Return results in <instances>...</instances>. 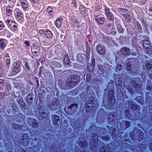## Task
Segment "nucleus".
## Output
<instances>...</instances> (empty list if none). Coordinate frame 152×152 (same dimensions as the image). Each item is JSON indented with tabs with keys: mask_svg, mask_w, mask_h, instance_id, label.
Masks as SVG:
<instances>
[{
	"mask_svg": "<svg viewBox=\"0 0 152 152\" xmlns=\"http://www.w3.org/2000/svg\"><path fill=\"white\" fill-rule=\"evenodd\" d=\"M141 133H140V136L139 137V140H142L143 138V135H141Z\"/></svg>",
	"mask_w": 152,
	"mask_h": 152,
	"instance_id": "37",
	"label": "nucleus"
},
{
	"mask_svg": "<svg viewBox=\"0 0 152 152\" xmlns=\"http://www.w3.org/2000/svg\"><path fill=\"white\" fill-rule=\"evenodd\" d=\"M116 131V129H114L112 132V134L113 136H114L116 134L115 131Z\"/></svg>",
	"mask_w": 152,
	"mask_h": 152,
	"instance_id": "40",
	"label": "nucleus"
},
{
	"mask_svg": "<svg viewBox=\"0 0 152 152\" xmlns=\"http://www.w3.org/2000/svg\"><path fill=\"white\" fill-rule=\"evenodd\" d=\"M53 119L54 122V123L56 124L57 121L59 120V116L57 115H55L53 117Z\"/></svg>",
	"mask_w": 152,
	"mask_h": 152,
	"instance_id": "21",
	"label": "nucleus"
},
{
	"mask_svg": "<svg viewBox=\"0 0 152 152\" xmlns=\"http://www.w3.org/2000/svg\"><path fill=\"white\" fill-rule=\"evenodd\" d=\"M95 101L94 98L93 97H90L87 102L86 111L88 112L90 111L94 107L93 105Z\"/></svg>",
	"mask_w": 152,
	"mask_h": 152,
	"instance_id": "2",
	"label": "nucleus"
},
{
	"mask_svg": "<svg viewBox=\"0 0 152 152\" xmlns=\"http://www.w3.org/2000/svg\"><path fill=\"white\" fill-rule=\"evenodd\" d=\"M106 15L108 20H111L113 19L114 16L111 12H108V13L106 14Z\"/></svg>",
	"mask_w": 152,
	"mask_h": 152,
	"instance_id": "17",
	"label": "nucleus"
},
{
	"mask_svg": "<svg viewBox=\"0 0 152 152\" xmlns=\"http://www.w3.org/2000/svg\"><path fill=\"white\" fill-rule=\"evenodd\" d=\"M56 101H54L52 102V103L51 104L52 105H54L55 104H56Z\"/></svg>",
	"mask_w": 152,
	"mask_h": 152,
	"instance_id": "53",
	"label": "nucleus"
},
{
	"mask_svg": "<svg viewBox=\"0 0 152 152\" xmlns=\"http://www.w3.org/2000/svg\"><path fill=\"white\" fill-rule=\"evenodd\" d=\"M39 61L40 62H41V63H42L43 62L45 61V59L44 58L42 57L40 58L39 60Z\"/></svg>",
	"mask_w": 152,
	"mask_h": 152,
	"instance_id": "38",
	"label": "nucleus"
},
{
	"mask_svg": "<svg viewBox=\"0 0 152 152\" xmlns=\"http://www.w3.org/2000/svg\"><path fill=\"white\" fill-rule=\"evenodd\" d=\"M130 64H127V67H128V68H127V69H131L130 68V69H129L128 68H129L130 67Z\"/></svg>",
	"mask_w": 152,
	"mask_h": 152,
	"instance_id": "54",
	"label": "nucleus"
},
{
	"mask_svg": "<svg viewBox=\"0 0 152 152\" xmlns=\"http://www.w3.org/2000/svg\"><path fill=\"white\" fill-rule=\"evenodd\" d=\"M25 66L26 67V68L28 69H29V67L27 65V64H25Z\"/></svg>",
	"mask_w": 152,
	"mask_h": 152,
	"instance_id": "57",
	"label": "nucleus"
},
{
	"mask_svg": "<svg viewBox=\"0 0 152 152\" xmlns=\"http://www.w3.org/2000/svg\"><path fill=\"white\" fill-rule=\"evenodd\" d=\"M151 42L149 39L145 38L143 40V46L145 49H148L147 50L149 53L151 51V49L150 48L151 47Z\"/></svg>",
	"mask_w": 152,
	"mask_h": 152,
	"instance_id": "4",
	"label": "nucleus"
},
{
	"mask_svg": "<svg viewBox=\"0 0 152 152\" xmlns=\"http://www.w3.org/2000/svg\"><path fill=\"white\" fill-rule=\"evenodd\" d=\"M146 67L147 70H150L152 67V65L149 62H148L146 64Z\"/></svg>",
	"mask_w": 152,
	"mask_h": 152,
	"instance_id": "25",
	"label": "nucleus"
},
{
	"mask_svg": "<svg viewBox=\"0 0 152 152\" xmlns=\"http://www.w3.org/2000/svg\"><path fill=\"white\" fill-rule=\"evenodd\" d=\"M76 1L75 0H74L73 1L72 3V5L74 6L75 8H76Z\"/></svg>",
	"mask_w": 152,
	"mask_h": 152,
	"instance_id": "42",
	"label": "nucleus"
},
{
	"mask_svg": "<svg viewBox=\"0 0 152 152\" xmlns=\"http://www.w3.org/2000/svg\"><path fill=\"white\" fill-rule=\"evenodd\" d=\"M92 138V139L91 141V143H92L90 145V147L91 148V149H94V148L96 147V146H94V145H96V141L98 139V137L96 134H93V136Z\"/></svg>",
	"mask_w": 152,
	"mask_h": 152,
	"instance_id": "5",
	"label": "nucleus"
},
{
	"mask_svg": "<svg viewBox=\"0 0 152 152\" xmlns=\"http://www.w3.org/2000/svg\"><path fill=\"white\" fill-rule=\"evenodd\" d=\"M79 77L76 76H71L66 80V86L69 88H73L74 86L77 84V82L79 81Z\"/></svg>",
	"mask_w": 152,
	"mask_h": 152,
	"instance_id": "1",
	"label": "nucleus"
},
{
	"mask_svg": "<svg viewBox=\"0 0 152 152\" xmlns=\"http://www.w3.org/2000/svg\"><path fill=\"white\" fill-rule=\"evenodd\" d=\"M92 65H94V64L95 63V60L93 58L92 59Z\"/></svg>",
	"mask_w": 152,
	"mask_h": 152,
	"instance_id": "52",
	"label": "nucleus"
},
{
	"mask_svg": "<svg viewBox=\"0 0 152 152\" xmlns=\"http://www.w3.org/2000/svg\"><path fill=\"white\" fill-rule=\"evenodd\" d=\"M3 75V72L1 69H0V77Z\"/></svg>",
	"mask_w": 152,
	"mask_h": 152,
	"instance_id": "50",
	"label": "nucleus"
},
{
	"mask_svg": "<svg viewBox=\"0 0 152 152\" xmlns=\"http://www.w3.org/2000/svg\"><path fill=\"white\" fill-rule=\"evenodd\" d=\"M6 64H7V66L8 67H9V64H10V60H6Z\"/></svg>",
	"mask_w": 152,
	"mask_h": 152,
	"instance_id": "41",
	"label": "nucleus"
},
{
	"mask_svg": "<svg viewBox=\"0 0 152 152\" xmlns=\"http://www.w3.org/2000/svg\"><path fill=\"white\" fill-rule=\"evenodd\" d=\"M120 52L121 54L126 55L130 53V51L127 48H122L121 49Z\"/></svg>",
	"mask_w": 152,
	"mask_h": 152,
	"instance_id": "12",
	"label": "nucleus"
},
{
	"mask_svg": "<svg viewBox=\"0 0 152 152\" xmlns=\"http://www.w3.org/2000/svg\"><path fill=\"white\" fill-rule=\"evenodd\" d=\"M29 141V139L27 134H24L23 135L22 138L20 139L19 142L20 143V145L23 146L28 145Z\"/></svg>",
	"mask_w": 152,
	"mask_h": 152,
	"instance_id": "3",
	"label": "nucleus"
},
{
	"mask_svg": "<svg viewBox=\"0 0 152 152\" xmlns=\"http://www.w3.org/2000/svg\"><path fill=\"white\" fill-rule=\"evenodd\" d=\"M43 69V68L42 67H40V71H41V70L42 69Z\"/></svg>",
	"mask_w": 152,
	"mask_h": 152,
	"instance_id": "61",
	"label": "nucleus"
},
{
	"mask_svg": "<svg viewBox=\"0 0 152 152\" xmlns=\"http://www.w3.org/2000/svg\"><path fill=\"white\" fill-rule=\"evenodd\" d=\"M48 12L49 13H52L53 12L52 9L50 7H48L47 9Z\"/></svg>",
	"mask_w": 152,
	"mask_h": 152,
	"instance_id": "32",
	"label": "nucleus"
},
{
	"mask_svg": "<svg viewBox=\"0 0 152 152\" xmlns=\"http://www.w3.org/2000/svg\"><path fill=\"white\" fill-rule=\"evenodd\" d=\"M6 45V42H4L2 40H0V47L3 48Z\"/></svg>",
	"mask_w": 152,
	"mask_h": 152,
	"instance_id": "26",
	"label": "nucleus"
},
{
	"mask_svg": "<svg viewBox=\"0 0 152 152\" xmlns=\"http://www.w3.org/2000/svg\"><path fill=\"white\" fill-rule=\"evenodd\" d=\"M109 97L113 98V93L112 91H109Z\"/></svg>",
	"mask_w": 152,
	"mask_h": 152,
	"instance_id": "33",
	"label": "nucleus"
},
{
	"mask_svg": "<svg viewBox=\"0 0 152 152\" xmlns=\"http://www.w3.org/2000/svg\"><path fill=\"white\" fill-rule=\"evenodd\" d=\"M130 106L133 110H136L137 109V106L135 104H131V106Z\"/></svg>",
	"mask_w": 152,
	"mask_h": 152,
	"instance_id": "28",
	"label": "nucleus"
},
{
	"mask_svg": "<svg viewBox=\"0 0 152 152\" xmlns=\"http://www.w3.org/2000/svg\"><path fill=\"white\" fill-rule=\"evenodd\" d=\"M77 106V104H71V109H72L73 108H76Z\"/></svg>",
	"mask_w": 152,
	"mask_h": 152,
	"instance_id": "34",
	"label": "nucleus"
},
{
	"mask_svg": "<svg viewBox=\"0 0 152 152\" xmlns=\"http://www.w3.org/2000/svg\"><path fill=\"white\" fill-rule=\"evenodd\" d=\"M73 22H74V23H78L77 20L76 19L74 20V21Z\"/></svg>",
	"mask_w": 152,
	"mask_h": 152,
	"instance_id": "55",
	"label": "nucleus"
},
{
	"mask_svg": "<svg viewBox=\"0 0 152 152\" xmlns=\"http://www.w3.org/2000/svg\"><path fill=\"white\" fill-rule=\"evenodd\" d=\"M12 12L9 9H7V12H6V14L9 16L11 14Z\"/></svg>",
	"mask_w": 152,
	"mask_h": 152,
	"instance_id": "31",
	"label": "nucleus"
},
{
	"mask_svg": "<svg viewBox=\"0 0 152 152\" xmlns=\"http://www.w3.org/2000/svg\"><path fill=\"white\" fill-rule=\"evenodd\" d=\"M95 19L99 24H103L104 22V17L101 15L96 16Z\"/></svg>",
	"mask_w": 152,
	"mask_h": 152,
	"instance_id": "10",
	"label": "nucleus"
},
{
	"mask_svg": "<svg viewBox=\"0 0 152 152\" xmlns=\"http://www.w3.org/2000/svg\"><path fill=\"white\" fill-rule=\"evenodd\" d=\"M96 50L98 53L102 55H104L105 53V49L104 46L98 45L96 47Z\"/></svg>",
	"mask_w": 152,
	"mask_h": 152,
	"instance_id": "7",
	"label": "nucleus"
},
{
	"mask_svg": "<svg viewBox=\"0 0 152 152\" xmlns=\"http://www.w3.org/2000/svg\"><path fill=\"white\" fill-rule=\"evenodd\" d=\"M40 47L38 45L33 44L31 47L32 52L37 55L39 54L40 52Z\"/></svg>",
	"mask_w": 152,
	"mask_h": 152,
	"instance_id": "6",
	"label": "nucleus"
},
{
	"mask_svg": "<svg viewBox=\"0 0 152 152\" xmlns=\"http://www.w3.org/2000/svg\"><path fill=\"white\" fill-rule=\"evenodd\" d=\"M86 76V80L88 82H90L91 79V77L90 76V75L87 74Z\"/></svg>",
	"mask_w": 152,
	"mask_h": 152,
	"instance_id": "35",
	"label": "nucleus"
},
{
	"mask_svg": "<svg viewBox=\"0 0 152 152\" xmlns=\"http://www.w3.org/2000/svg\"><path fill=\"white\" fill-rule=\"evenodd\" d=\"M29 99L30 100V101H31L32 99L33 98L31 97H30L29 96H28L27 97V101L29 102Z\"/></svg>",
	"mask_w": 152,
	"mask_h": 152,
	"instance_id": "46",
	"label": "nucleus"
},
{
	"mask_svg": "<svg viewBox=\"0 0 152 152\" xmlns=\"http://www.w3.org/2000/svg\"><path fill=\"white\" fill-rule=\"evenodd\" d=\"M86 9L85 8L82 7L80 9V12L83 16H85L86 14Z\"/></svg>",
	"mask_w": 152,
	"mask_h": 152,
	"instance_id": "22",
	"label": "nucleus"
},
{
	"mask_svg": "<svg viewBox=\"0 0 152 152\" xmlns=\"http://www.w3.org/2000/svg\"><path fill=\"white\" fill-rule=\"evenodd\" d=\"M4 85V83H3V81L0 79V87H1L2 86H3Z\"/></svg>",
	"mask_w": 152,
	"mask_h": 152,
	"instance_id": "43",
	"label": "nucleus"
},
{
	"mask_svg": "<svg viewBox=\"0 0 152 152\" xmlns=\"http://www.w3.org/2000/svg\"><path fill=\"white\" fill-rule=\"evenodd\" d=\"M20 3L21 6L24 10H27L29 6L26 0H21Z\"/></svg>",
	"mask_w": 152,
	"mask_h": 152,
	"instance_id": "11",
	"label": "nucleus"
},
{
	"mask_svg": "<svg viewBox=\"0 0 152 152\" xmlns=\"http://www.w3.org/2000/svg\"><path fill=\"white\" fill-rule=\"evenodd\" d=\"M52 105V104H50V106H51Z\"/></svg>",
	"mask_w": 152,
	"mask_h": 152,
	"instance_id": "64",
	"label": "nucleus"
},
{
	"mask_svg": "<svg viewBox=\"0 0 152 152\" xmlns=\"http://www.w3.org/2000/svg\"><path fill=\"white\" fill-rule=\"evenodd\" d=\"M132 133H132V134H131V136H132ZM131 137H132L133 138V136H132Z\"/></svg>",
	"mask_w": 152,
	"mask_h": 152,
	"instance_id": "62",
	"label": "nucleus"
},
{
	"mask_svg": "<svg viewBox=\"0 0 152 152\" xmlns=\"http://www.w3.org/2000/svg\"><path fill=\"white\" fill-rule=\"evenodd\" d=\"M25 43L26 45L28 47H29V42L28 41H25Z\"/></svg>",
	"mask_w": 152,
	"mask_h": 152,
	"instance_id": "49",
	"label": "nucleus"
},
{
	"mask_svg": "<svg viewBox=\"0 0 152 152\" xmlns=\"http://www.w3.org/2000/svg\"><path fill=\"white\" fill-rule=\"evenodd\" d=\"M117 68L119 70H121L122 68L121 65L120 64H118L117 65Z\"/></svg>",
	"mask_w": 152,
	"mask_h": 152,
	"instance_id": "44",
	"label": "nucleus"
},
{
	"mask_svg": "<svg viewBox=\"0 0 152 152\" xmlns=\"http://www.w3.org/2000/svg\"><path fill=\"white\" fill-rule=\"evenodd\" d=\"M115 118V116L111 114L108 115V121L110 122L114 120Z\"/></svg>",
	"mask_w": 152,
	"mask_h": 152,
	"instance_id": "23",
	"label": "nucleus"
},
{
	"mask_svg": "<svg viewBox=\"0 0 152 152\" xmlns=\"http://www.w3.org/2000/svg\"><path fill=\"white\" fill-rule=\"evenodd\" d=\"M5 55H6V60H10V57H9L8 54H6Z\"/></svg>",
	"mask_w": 152,
	"mask_h": 152,
	"instance_id": "45",
	"label": "nucleus"
},
{
	"mask_svg": "<svg viewBox=\"0 0 152 152\" xmlns=\"http://www.w3.org/2000/svg\"><path fill=\"white\" fill-rule=\"evenodd\" d=\"M130 12H126V13L124 14V15L126 17V18H127L128 19H130Z\"/></svg>",
	"mask_w": 152,
	"mask_h": 152,
	"instance_id": "30",
	"label": "nucleus"
},
{
	"mask_svg": "<svg viewBox=\"0 0 152 152\" xmlns=\"http://www.w3.org/2000/svg\"><path fill=\"white\" fill-rule=\"evenodd\" d=\"M94 65H88V70L90 71H92L94 69Z\"/></svg>",
	"mask_w": 152,
	"mask_h": 152,
	"instance_id": "29",
	"label": "nucleus"
},
{
	"mask_svg": "<svg viewBox=\"0 0 152 152\" xmlns=\"http://www.w3.org/2000/svg\"><path fill=\"white\" fill-rule=\"evenodd\" d=\"M62 19L61 18H59L57 19L55 22V24L57 27H60L61 24Z\"/></svg>",
	"mask_w": 152,
	"mask_h": 152,
	"instance_id": "15",
	"label": "nucleus"
},
{
	"mask_svg": "<svg viewBox=\"0 0 152 152\" xmlns=\"http://www.w3.org/2000/svg\"><path fill=\"white\" fill-rule=\"evenodd\" d=\"M4 26L3 25L1 22H0V29H1L2 28H3Z\"/></svg>",
	"mask_w": 152,
	"mask_h": 152,
	"instance_id": "47",
	"label": "nucleus"
},
{
	"mask_svg": "<svg viewBox=\"0 0 152 152\" xmlns=\"http://www.w3.org/2000/svg\"><path fill=\"white\" fill-rule=\"evenodd\" d=\"M14 126L15 129H21L22 127V126L19 125L18 124H14Z\"/></svg>",
	"mask_w": 152,
	"mask_h": 152,
	"instance_id": "27",
	"label": "nucleus"
},
{
	"mask_svg": "<svg viewBox=\"0 0 152 152\" xmlns=\"http://www.w3.org/2000/svg\"><path fill=\"white\" fill-rule=\"evenodd\" d=\"M2 66V65L0 63V69H1V67Z\"/></svg>",
	"mask_w": 152,
	"mask_h": 152,
	"instance_id": "60",
	"label": "nucleus"
},
{
	"mask_svg": "<svg viewBox=\"0 0 152 152\" xmlns=\"http://www.w3.org/2000/svg\"><path fill=\"white\" fill-rule=\"evenodd\" d=\"M45 34L48 38H50L52 37L53 35L51 32L49 30H45Z\"/></svg>",
	"mask_w": 152,
	"mask_h": 152,
	"instance_id": "14",
	"label": "nucleus"
},
{
	"mask_svg": "<svg viewBox=\"0 0 152 152\" xmlns=\"http://www.w3.org/2000/svg\"><path fill=\"white\" fill-rule=\"evenodd\" d=\"M40 114L43 118H45L48 116V111L45 109V108L42 107L40 109Z\"/></svg>",
	"mask_w": 152,
	"mask_h": 152,
	"instance_id": "8",
	"label": "nucleus"
},
{
	"mask_svg": "<svg viewBox=\"0 0 152 152\" xmlns=\"http://www.w3.org/2000/svg\"><path fill=\"white\" fill-rule=\"evenodd\" d=\"M125 123H126V127H128L129 126H130V122H129L128 121H126V122Z\"/></svg>",
	"mask_w": 152,
	"mask_h": 152,
	"instance_id": "39",
	"label": "nucleus"
},
{
	"mask_svg": "<svg viewBox=\"0 0 152 152\" xmlns=\"http://www.w3.org/2000/svg\"><path fill=\"white\" fill-rule=\"evenodd\" d=\"M150 10H151L152 11V7L150 9Z\"/></svg>",
	"mask_w": 152,
	"mask_h": 152,
	"instance_id": "63",
	"label": "nucleus"
},
{
	"mask_svg": "<svg viewBox=\"0 0 152 152\" xmlns=\"http://www.w3.org/2000/svg\"><path fill=\"white\" fill-rule=\"evenodd\" d=\"M20 70L19 67L18 66H15L13 70V74L14 75L18 72Z\"/></svg>",
	"mask_w": 152,
	"mask_h": 152,
	"instance_id": "19",
	"label": "nucleus"
},
{
	"mask_svg": "<svg viewBox=\"0 0 152 152\" xmlns=\"http://www.w3.org/2000/svg\"><path fill=\"white\" fill-rule=\"evenodd\" d=\"M79 144L80 146L81 147H84L87 145L86 142L84 140V141H81L80 139L79 140Z\"/></svg>",
	"mask_w": 152,
	"mask_h": 152,
	"instance_id": "20",
	"label": "nucleus"
},
{
	"mask_svg": "<svg viewBox=\"0 0 152 152\" xmlns=\"http://www.w3.org/2000/svg\"><path fill=\"white\" fill-rule=\"evenodd\" d=\"M7 24L9 25L11 28L12 26H13V27L14 28H16V26L14 25L13 26L12 25V24L13 23L12 22V21H10L9 20H7Z\"/></svg>",
	"mask_w": 152,
	"mask_h": 152,
	"instance_id": "24",
	"label": "nucleus"
},
{
	"mask_svg": "<svg viewBox=\"0 0 152 152\" xmlns=\"http://www.w3.org/2000/svg\"><path fill=\"white\" fill-rule=\"evenodd\" d=\"M50 150H52V151H53V150H55V149H53V147H51L50 148Z\"/></svg>",
	"mask_w": 152,
	"mask_h": 152,
	"instance_id": "58",
	"label": "nucleus"
},
{
	"mask_svg": "<svg viewBox=\"0 0 152 152\" xmlns=\"http://www.w3.org/2000/svg\"><path fill=\"white\" fill-rule=\"evenodd\" d=\"M118 11L123 15L124 14V13H126V12H129V11L126 9H123L122 8H120L118 9Z\"/></svg>",
	"mask_w": 152,
	"mask_h": 152,
	"instance_id": "18",
	"label": "nucleus"
},
{
	"mask_svg": "<svg viewBox=\"0 0 152 152\" xmlns=\"http://www.w3.org/2000/svg\"><path fill=\"white\" fill-rule=\"evenodd\" d=\"M105 11L106 13V14L108 13L109 12V10L108 8H105Z\"/></svg>",
	"mask_w": 152,
	"mask_h": 152,
	"instance_id": "51",
	"label": "nucleus"
},
{
	"mask_svg": "<svg viewBox=\"0 0 152 152\" xmlns=\"http://www.w3.org/2000/svg\"><path fill=\"white\" fill-rule=\"evenodd\" d=\"M103 148H101L100 150V152H106V150L105 149L106 146H104L103 147Z\"/></svg>",
	"mask_w": 152,
	"mask_h": 152,
	"instance_id": "36",
	"label": "nucleus"
},
{
	"mask_svg": "<svg viewBox=\"0 0 152 152\" xmlns=\"http://www.w3.org/2000/svg\"><path fill=\"white\" fill-rule=\"evenodd\" d=\"M14 13L16 19L18 20H21V19L23 18V14L18 10L16 9L15 10L14 12Z\"/></svg>",
	"mask_w": 152,
	"mask_h": 152,
	"instance_id": "9",
	"label": "nucleus"
},
{
	"mask_svg": "<svg viewBox=\"0 0 152 152\" xmlns=\"http://www.w3.org/2000/svg\"><path fill=\"white\" fill-rule=\"evenodd\" d=\"M32 128H37L38 127L39 124L37 121L35 120H33L32 124H31Z\"/></svg>",
	"mask_w": 152,
	"mask_h": 152,
	"instance_id": "16",
	"label": "nucleus"
},
{
	"mask_svg": "<svg viewBox=\"0 0 152 152\" xmlns=\"http://www.w3.org/2000/svg\"><path fill=\"white\" fill-rule=\"evenodd\" d=\"M64 64L66 66L69 65L70 63V60L69 58V56L66 55L65 56L64 61Z\"/></svg>",
	"mask_w": 152,
	"mask_h": 152,
	"instance_id": "13",
	"label": "nucleus"
},
{
	"mask_svg": "<svg viewBox=\"0 0 152 152\" xmlns=\"http://www.w3.org/2000/svg\"><path fill=\"white\" fill-rule=\"evenodd\" d=\"M149 148L152 151V144L149 145Z\"/></svg>",
	"mask_w": 152,
	"mask_h": 152,
	"instance_id": "56",
	"label": "nucleus"
},
{
	"mask_svg": "<svg viewBox=\"0 0 152 152\" xmlns=\"http://www.w3.org/2000/svg\"><path fill=\"white\" fill-rule=\"evenodd\" d=\"M149 76L150 78L152 79V74H151Z\"/></svg>",
	"mask_w": 152,
	"mask_h": 152,
	"instance_id": "59",
	"label": "nucleus"
},
{
	"mask_svg": "<svg viewBox=\"0 0 152 152\" xmlns=\"http://www.w3.org/2000/svg\"><path fill=\"white\" fill-rule=\"evenodd\" d=\"M39 33L40 34H45V31H44L43 30H39Z\"/></svg>",
	"mask_w": 152,
	"mask_h": 152,
	"instance_id": "48",
	"label": "nucleus"
}]
</instances>
